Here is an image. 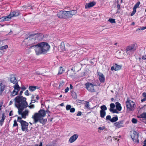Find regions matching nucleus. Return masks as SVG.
<instances>
[{
  "label": "nucleus",
  "instance_id": "obj_63",
  "mask_svg": "<svg viewBox=\"0 0 146 146\" xmlns=\"http://www.w3.org/2000/svg\"><path fill=\"white\" fill-rule=\"evenodd\" d=\"M23 91L22 90L20 91L19 93V96H21V95H22V94L23 93Z\"/></svg>",
  "mask_w": 146,
  "mask_h": 146
},
{
  "label": "nucleus",
  "instance_id": "obj_19",
  "mask_svg": "<svg viewBox=\"0 0 146 146\" xmlns=\"http://www.w3.org/2000/svg\"><path fill=\"white\" fill-rule=\"evenodd\" d=\"M10 81L13 84H15L17 82V80L16 77L14 75H12L10 77Z\"/></svg>",
  "mask_w": 146,
  "mask_h": 146
},
{
  "label": "nucleus",
  "instance_id": "obj_24",
  "mask_svg": "<svg viewBox=\"0 0 146 146\" xmlns=\"http://www.w3.org/2000/svg\"><path fill=\"white\" fill-rule=\"evenodd\" d=\"M13 86V88L14 89V90H16L18 92L21 89V88L18 85V82H17Z\"/></svg>",
  "mask_w": 146,
  "mask_h": 146
},
{
  "label": "nucleus",
  "instance_id": "obj_34",
  "mask_svg": "<svg viewBox=\"0 0 146 146\" xmlns=\"http://www.w3.org/2000/svg\"><path fill=\"white\" fill-rule=\"evenodd\" d=\"M101 110L100 111H105L107 110V108L105 105H103L100 107Z\"/></svg>",
  "mask_w": 146,
  "mask_h": 146
},
{
  "label": "nucleus",
  "instance_id": "obj_53",
  "mask_svg": "<svg viewBox=\"0 0 146 146\" xmlns=\"http://www.w3.org/2000/svg\"><path fill=\"white\" fill-rule=\"evenodd\" d=\"M22 117H21L19 116H18L17 121L19 122L20 121L23 120L22 119Z\"/></svg>",
  "mask_w": 146,
  "mask_h": 146
},
{
  "label": "nucleus",
  "instance_id": "obj_17",
  "mask_svg": "<svg viewBox=\"0 0 146 146\" xmlns=\"http://www.w3.org/2000/svg\"><path fill=\"white\" fill-rule=\"evenodd\" d=\"M96 3L95 2H91L88 3H86L85 6L86 9L93 7L95 5Z\"/></svg>",
  "mask_w": 146,
  "mask_h": 146
},
{
  "label": "nucleus",
  "instance_id": "obj_6",
  "mask_svg": "<svg viewBox=\"0 0 146 146\" xmlns=\"http://www.w3.org/2000/svg\"><path fill=\"white\" fill-rule=\"evenodd\" d=\"M67 15V11H61L58 12L57 14L58 17L61 19H66L68 18Z\"/></svg>",
  "mask_w": 146,
  "mask_h": 146
},
{
  "label": "nucleus",
  "instance_id": "obj_1",
  "mask_svg": "<svg viewBox=\"0 0 146 146\" xmlns=\"http://www.w3.org/2000/svg\"><path fill=\"white\" fill-rule=\"evenodd\" d=\"M30 48H35L37 55L45 54L49 50L50 46L46 42H41L29 47Z\"/></svg>",
  "mask_w": 146,
  "mask_h": 146
},
{
  "label": "nucleus",
  "instance_id": "obj_39",
  "mask_svg": "<svg viewBox=\"0 0 146 146\" xmlns=\"http://www.w3.org/2000/svg\"><path fill=\"white\" fill-rule=\"evenodd\" d=\"M71 96L74 99H76L77 98L76 94L75 92H72V93Z\"/></svg>",
  "mask_w": 146,
  "mask_h": 146
},
{
  "label": "nucleus",
  "instance_id": "obj_8",
  "mask_svg": "<svg viewBox=\"0 0 146 146\" xmlns=\"http://www.w3.org/2000/svg\"><path fill=\"white\" fill-rule=\"evenodd\" d=\"M21 127V129L23 131H28V126L29 123L26 121L24 120H20L19 121Z\"/></svg>",
  "mask_w": 146,
  "mask_h": 146
},
{
  "label": "nucleus",
  "instance_id": "obj_5",
  "mask_svg": "<svg viewBox=\"0 0 146 146\" xmlns=\"http://www.w3.org/2000/svg\"><path fill=\"white\" fill-rule=\"evenodd\" d=\"M43 117H32V118L34 119V123H36L39 121L40 123L42 124L43 125L45 124L47 121L46 119H44Z\"/></svg>",
  "mask_w": 146,
  "mask_h": 146
},
{
  "label": "nucleus",
  "instance_id": "obj_21",
  "mask_svg": "<svg viewBox=\"0 0 146 146\" xmlns=\"http://www.w3.org/2000/svg\"><path fill=\"white\" fill-rule=\"evenodd\" d=\"M29 112V111L27 110H25L23 111L21 115L22 118H26V116H28V115Z\"/></svg>",
  "mask_w": 146,
  "mask_h": 146
},
{
  "label": "nucleus",
  "instance_id": "obj_4",
  "mask_svg": "<svg viewBox=\"0 0 146 146\" xmlns=\"http://www.w3.org/2000/svg\"><path fill=\"white\" fill-rule=\"evenodd\" d=\"M126 105L127 111H133L134 110L135 108L134 106L135 105V104L134 102H131L130 100H127L126 102Z\"/></svg>",
  "mask_w": 146,
  "mask_h": 146
},
{
  "label": "nucleus",
  "instance_id": "obj_38",
  "mask_svg": "<svg viewBox=\"0 0 146 146\" xmlns=\"http://www.w3.org/2000/svg\"><path fill=\"white\" fill-rule=\"evenodd\" d=\"M64 84V83L63 81H61L58 87V88L59 89L62 88Z\"/></svg>",
  "mask_w": 146,
  "mask_h": 146
},
{
  "label": "nucleus",
  "instance_id": "obj_47",
  "mask_svg": "<svg viewBox=\"0 0 146 146\" xmlns=\"http://www.w3.org/2000/svg\"><path fill=\"white\" fill-rule=\"evenodd\" d=\"M111 119V117L110 115H108L106 117V119L107 120H110H110Z\"/></svg>",
  "mask_w": 146,
  "mask_h": 146
},
{
  "label": "nucleus",
  "instance_id": "obj_3",
  "mask_svg": "<svg viewBox=\"0 0 146 146\" xmlns=\"http://www.w3.org/2000/svg\"><path fill=\"white\" fill-rule=\"evenodd\" d=\"M137 45V44L135 43L127 46L125 50L126 52L128 55L131 54L136 50Z\"/></svg>",
  "mask_w": 146,
  "mask_h": 146
},
{
  "label": "nucleus",
  "instance_id": "obj_2",
  "mask_svg": "<svg viewBox=\"0 0 146 146\" xmlns=\"http://www.w3.org/2000/svg\"><path fill=\"white\" fill-rule=\"evenodd\" d=\"M26 98L23 96H17L14 99L15 106L26 107L28 106Z\"/></svg>",
  "mask_w": 146,
  "mask_h": 146
},
{
  "label": "nucleus",
  "instance_id": "obj_54",
  "mask_svg": "<svg viewBox=\"0 0 146 146\" xmlns=\"http://www.w3.org/2000/svg\"><path fill=\"white\" fill-rule=\"evenodd\" d=\"M25 94L27 96L29 95V91L28 90H27L25 92Z\"/></svg>",
  "mask_w": 146,
  "mask_h": 146
},
{
  "label": "nucleus",
  "instance_id": "obj_12",
  "mask_svg": "<svg viewBox=\"0 0 146 146\" xmlns=\"http://www.w3.org/2000/svg\"><path fill=\"white\" fill-rule=\"evenodd\" d=\"M33 38H35L37 42L39 41L42 40L43 38V35L42 33L33 34Z\"/></svg>",
  "mask_w": 146,
  "mask_h": 146
},
{
  "label": "nucleus",
  "instance_id": "obj_18",
  "mask_svg": "<svg viewBox=\"0 0 146 146\" xmlns=\"http://www.w3.org/2000/svg\"><path fill=\"white\" fill-rule=\"evenodd\" d=\"M18 109V113L19 115H22L23 113L22 111L25 108H26L27 107H20L16 106Z\"/></svg>",
  "mask_w": 146,
  "mask_h": 146
},
{
  "label": "nucleus",
  "instance_id": "obj_15",
  "mask_svg": "<svg viewBox=\"0 0 146 146\" xmlns=\"http://www.w3.org/2000/svg\"><path fill=\"white\" fill-rule=\"evenodd\" d=\"M78 137V135L77 134H74L69 139V142L72 143L75 141Z\"/></svg>",
  "mask_w": 146,
  "mask_h": 146
},
{
  "label": "nucleus",
  "instance_id": "obj_27",
  "mask_svg": "<svg viewBox=\"0 0 146 146\" xmlns=\"http://www.w3.org/2000/svg\"><path fill=\"white\" fill-rule=\"evenodd\" d=\"M37 88L38 89V87L36 86H30L29 87V89L31 92L34 91Z\"/></svg>",
  "mask_w": 146,
  "mask_h": 146
},
{
  "label": "nucleus",
  "instance_id": "obj_11",
  "mask_svg": "<svg viewBox=\"0 0 146 146\" xmlns=\"http://www.w3.org/2000/svg\"><path fill=\"white\" fill-rule=\"evenodd\" d=\"M138 137V134L137 132L136 131H133V134L131 135V137L134 142L137 143H139Z\"/></svg>",
  "mask_w": 146,
  "mask_h": 146
},
{
  "label": "nucleus",
  "instance_id": "obj_28",
  "mask_svg": "<svg viewBox=\"0 0 146 146\" xmlns=\"http://www.w3.org/2000/svg\"><path fill=\"white\" fill-rule=\"evenodd\" d=\"M18 92L16 90H13V92H11V97H13L18 94Z\"/></svg>",
  "mask_w": 146,
  "mask_h": 146
},
{
  "label": "nucleus",
  "instance_id": "obj_25",
  "mask_svg": "<svg viewBox=\"0 0 146 146\" xmlns=\"http://www.w3.org/2000/svg\"><path fill=\"white\" fill-rule=\"evenodd\" d=\"M117 110L118 111H120L121 110L122 107L121 104L118 102H116L115 103Z\"/></svg>",
  "mask_w": 146,
  "mask_h": 146
},
{
  "label": "nucleus",
  "instance_id": "obj_52",
  "mask_svg": "<svg viewBox=\"0 0 146 146\" xmlns=\"http://www.w3.org/2000/svg\"><path fill=\"white\" fill-rule=\"evenodd\" d=\"M141 59L143 60H146V54L143 56L141 57Z\"/></svg>",
  "mask_w": 146,
  "mask_h": 146
},
{
  "label": "nucleus",
  "instance_id": "obj_41",
  "mask_svg": "<svg viewBox=\"0 0 146 146\" xmlns=\"http://www.w3.org/2000/svg\"><path fill=\"white\" fill-rule=\"evenodd\" d=\"M115 20L113 19H110L108 20V21L111 23H115Z\"/></svg>",
  "mask_w": 146,
  "mask_h": 146
},
{
  "label": "nucleus",
  "instance_id": "obj_50",
  "mask_svg": "<svg viewBox=\"0 0 146 146\" xmlns=\"http://www.w3.org/2000/svg\"><path fill=\"white\" fill-rule=\"evenodd\" d=\"M75 109L74 108H71L70 110V112L71 113H73L75 111Z\"/></svg>",
  "mask_w": 146,
  "mask_h": 146
},
{
  "label": "nucleus",
  "instance_id": "obj_49",
  "mask_svg": "<svg viewBox=\"0 0 146 146\" xmlns=\"http://www.w3.org/2000/svg\"><path fill=\"white\" fill-rule=\"evenodd\" d=\"M20 88L21 90L23 91L25 90L26 89V87L24 85H23L20 87Z\"/></svg>",
  "mask_w": 146,
  "mask_h": 146
},
{
  "label": "nucleus",
  "instance_id": "obj_56",
  "mask_svg": "<svg viewBox=\"0 0 146 146\" xmlns=\"http://www.w3.org/2000/svg\"><path fill=\"white\" fill-rule=\"evenodd\" d=\"M82 113L81 111H78V113L76 115L77 116H80L82 114Z\"/></svg>",
  "mask_w": 146,
  "mask_h": 146
},
{
  "label": "nucleus",
  "instance_id": "obj_46",
  "mask_svg": "<svg viewBox=\"0 0 146 146\" xmlns=\"http://www.w3.org/2000/svg\"><path fill=\"white\" fill-rule=\"evenodd\" d=\"M117 110L116 109H113L112 111H110V112H112L113 113H119V112L117 111Z\"/></svg>",
  "mask_w": 146,
  "mask_h": 146
},
{
  "label": "nucleus",
  "instance_id": "obj_26",
  "mask_svg": "<svg viewBox=\"0 0 146 146\" xmlns=\"http://www.w3.org/2000/svg\"><path fill=\"white\" fill-rule=\"evenodd\" d=\"M5 117L6 116L5 115V113H3L1 119L0 120V125L1 126H2L3 124Z\"/></svg>",
  "mask_w": 146,
  "mask_h": 146
},
{
  "label": "nucleus",
  "instance_id": "obj_48",
  "mask_svg": "<svg viewBox=\"0 0 146 146\" xmlns=\"http://www.w3.org/2000/svg\"><path fill=\"white\" fill-rule=\"evenodd\" d=\"M27 107H29L30 109H32L34 108L35 106L34 104H31L30 106H29L28 105Z\"/></svg>",
  "mask_w": 146,
  "mask_h": 146
},
{
  "label": "nucleus",
  "instance_id": "obj_58",
  "mask_svg": "<svg viewBox=\"0 0 146 146\" xmlns=\"http://www.w3.org/2000/svg\"><path fill=\"white\" fill-rule=\"evenodd\" d=\"M87 51H88L87 49L83 47V51H84L85 52H86Z\"/></svg>",
  "mask_w": 146,
  "mask_h": 146
},
{
  "label": "nucleus",
  "instance_id": "obj_31",
  "mask_svg": "<svg viewBox=\"0 0 146 146\" xmlns=\"http://www.w3.org/2000/svg\"><path fill=\"white\" fill-rule=\"evenodd\" d=\"M138 117L139 118L146 119V113L145 112L143 113L139 116H138Z\"/></svg>",
  "mask_w": 146,
  "mask_h": 146
},
{
  "label": "nucleus",
  "instance_id": "obj_10",
  "mask_svg": "<svg viewBox=\"0 0 146 146\" xmlns=\"http://www.w3.org/2000/svg\"><path fill=\"white\" fill-rule=\"evenodd\" d=\"M86 88L90 92H95L94 88V85L92 83L88 82L85 84Z\"/></svg>",
  "mask_w": 146,
  "mask_h": 146
},
{
  "label": "nucleus",
  "instance_id": "obj_23",
  "mask_svg": "<svg viewBox=\"0 0 146 146\" xmlns=\"http://www.w3.org/2000/svg\"><path fill=\"white\" fill-rule=\"evenodd\" d=\"M99 79L101 82L103 83L104 82V76L101 73L100 75H99Z\"/></svg>",
  "mask_w": 146,
  "mask_h": 146
},
{
  "label": "nucleus",
  "instance_id": "obj_40",
  "mask_svg": "<svg viewBox=\"0 0 146 146\" xmlns=\"http://www.w3.org/2000/svg\"><path fill=\"white\" fill-rule=\"evenodd\" d=\"M8 48L7 45H5L3 46L0 47V50H3L4 49H6Z\"/></svg>",
  "mask_w": 146,
  "mask_h": 146
},
{
  "label": "nucleus",
  "instance_id": "obj_20",
  "mask_svg": "<svg viewBox=\"0 0 146 146\" xmlns=\"http://www.w3.org/2000/svg\"><path fill=\"white\" fill-rule=\"evenodd\" d=\"M5 86L2 83L0 82V95L2 94V92L4 91Z\"/></svg>",
  "mask_w": 146,
  "mask_h": 146
},
{
  "label": "nucleus",
  "instance_id": "obj_7",
  "mask_svg": "<svg viewBox=\"0 0 146 146\" xmlns=\"http://www.w3.org/2000/svg\"><path fill=\"white\" fill-rule=\"evenodd\" d=\"M33 34L31 35L25 40V41H26L27 40H29V44L31 45V46H32L33 44H35V45L37 44H36V43H37V41L36 40L35 38H33Z\"/></svg>",
  "mask_w": 146,
  "mask_h": 146
},
{
  "label": "nucleus",
  "instance_id": "obj_13",
  "mask_svg": "<svg viewBox=\"0 0 146 146\" xmlns=\"http://www.w3.org/2000/svg\"><path fill=\"white\" fill-rule=\"evenodd\" d=\"M123 122V120H121L120 121L114 123V125L117 128L123 127H124Z\"/></svg>",
  "mask_w": 146,
  "mask_h": 146
},
{
  "label": "nucleus",
  "instance_id": "obj_35",
  "mask_svg": "<svg viewBox=\"0 0 146 146\" xmlns=\"http://www.w3.org/2000/svg\"><path fill=\"white\" fill-rule=\"evenodd\" d=\"M110 108L109 109L110 111H112L114 109L115 107V106L114 104L111 103L110 105Z\"/></svg>",
  "mask_w": 146,
  "mask_h": 146
},
{
  "label": "nucleus",
  "instance_id": "obj_42",
  "mask_svg": "<svg viewBox=\"0 0 146 146\" xmlns=\"http://www.w3.org/2000/svg\"><path fill=\"white\" fill-rule=\"evenodd\" d=\"M140 4V2L139 1L138 2H137L136 3V4L134 5V7L137 8L138 7Z\"/></svg>",
  "mask_w": 146,
  "mask_h": 146
},
{
  "label": "nucleus",
  "instance_id": "obj_29",
  "mask_svg": "<svg viewBox=\"0 0 146 146\" xmlns=\"http://www.w3.org/2000/svg\"><path fill=\"white\" fill-rule=\"evenodd\" d=\"M106 111H100V116L102 118H103L106 115Z\"/></svg>",
  "mask_w": 146,
  "mask_h": 146
},
{
  "label": "nucleus",
  "instance_id": "obj_32",
  "mask_svg": "<svg viewBox=\"0 0 146 146\" xmlns=\"http://www.w3.org/2000/svg\"><path fill=\"white\" fill-rule=\"evenodd\" d=\"M64 71V68L62 67L61 66L59 68V72L58 74V75L62 74Z\"/></svg>",
  "mask_w": 146,
  "mask_h": 146
},
{
  "label": "nucleus",
  "instance_id": "obj_36",
  "mask_svg": "<svg viewBox=\"0 0 146 146\" xmlns=\"http://www.w3.org/2000/svg\"><path fill=\"white\" fill-rule=\"evenodd\" d=\"M121 65H118L117 64H115V70L116 71L119 70L121 68Z\"/></svg>",
  "mask_w": 146,
  "mask_h": 146
},
{
  "label": "nucleus",
  "instance_id": "obj_44",
  "mask_svg": "<svg viewBox=\"0 0 146 146\" xmlns=\"http://www.w3.org/2000/svg\"><path fill=\"white\" fill-rule=\"evenodd\" d=\"M18 125L17 123V121L16 120H15L14 121V124H13V127H14L15 126H17L18 127Z\"/></svg>",
  "mask_w": 146,
  "mask_h": 146
},
{
  "label": "nucleus",
  "instance_id": "obj_14",
  "mask_svg": "<svg viewBox=\"0 0 146 146\" xmlns=\"http://www.w3.org/2000/svg\"><path fill=\"white\" fill-rule=\"evenodd\" d=\"M68 18H71L72 16L77 13L76 10L68 11Z\"/></svg>",
  "mask_w": 146,
  "mask_h": 146
},
{
  "label": "nucleus",
  "instance_id": "obj_61",
  "mask_svg": "<svg viewBox=\"0 0 146 146\" xmlns=\"http://www.w3.org/2000/svg\"><path fill=\"white\" fill-rule=\"evenodd\" d=\"M117 7L119 10L120 9V6L119 4H117Z\"/></svg>",
  "mask_w": 146,
  "mask_h": 146
},
{
  "label": "nucleus",
  "instance_id": "obj_62",
  "mask_svg": "<svg viewBox=\"0 0 146 146\" xmlns=\"http://www.w3.org/2000/svg\"><path fill=\"white\" fill-rule=\"evenodd\" d=\"M115 65L114 66H113L111 67V70H115Z\"/></svg>",
  "mask_w": 146,
  "mask_h": 146
},
{
  "label": "nucleus",
  "instance_id": "obj_22",
  "mask_svg": "<svg viewBox=\"0 0 146 146\" xmlns=\"http://www.w3.org/2000/svg\"><path fill=\"white\" fill-rule=\"evenodd\" d=\"M83 104H84V107L87 109L90 110L91 108L89 105V102L83 100Z\"/></svg>",
  "mask_w": 146,
  "mask_h": 146
},
{
  "label": "nucleus",
  "instance_id": "obj_57",
  "mask_svg": "<svg viewBox=\"0 0 146 146\" xmlns=\"http://www.w3.org/2000/svg\"><path fill=\"white\" fill-rule=\"evenodd\" d=\"M4 21V17H2L0 18V21L3 22V21Z\"/></svg>",
  "mask_w": 146,
  "mask_h": 146
},
{
  "label": "nucleus",
  "instance_id": "obj_64",
  "mask_svg": "<svg viewBox=\"0 0 146 146\" xmlns=\"http://www.w3.org/2000/svg\"><path fill=\"white\" fill-rule=\"evenodd\" d=\"M46 146H53V145L52 144L49 143L46 145Z\"/></svg>",
  "mask_w": 146,
  "mask_h": 146
},
{
  "label": "nucleus",
  "instance_id": "obj_51",
  "mask_svg": "<svg viewBox=\"0 0 146 146\" xmlns=\"http://www.w3.org/2000/svg\"><path fill=\"white\" fill-rule=\"evenodd\" d=\"M35 102H38V101H36L34 99H33V100H31V102L30 103V104L31 105V103H35Z\"/></svg>",
  "mask_w": 146,
  "mask_h": 146
},
{
  "label": "nucleus",
  "instance_id": "obj_45",
  "mask_svg": "<svg viewBox=\"0 0 146 146\" xmlns=\"http://www.w3.org/2000/svg\"><path fill=\"white\" fill-rule=\"evenodd\" d=\"M71 108V106L70 105H68L66 106V109L67 110H69Z\"/></svg>",
  "mask_w": 146,
  "mask_h": 146
},
{
  "label": "nucleus",
  "instance_id": "obj_33",
  "mask_svg": "<svg viewBox=\"0 0 146 146\" xmlns=\"http://www.w3.org/2000/svg\"><path fill=\"white\" fill-rule=\"evenodd\" d=\"M142 96L144 98L141 99V101L142 102H143L146 101V92H144L142 94Z\"/></svg>",
  "mask_w": 146,
  "mask_h": 146
},
{
  "label": "nucleus",
  "instance_id": "obj_16",
  "mask_svg": "<svg viewBox=\"0 0 146 146\" xmlns=\"http://www.w3.org/2000/svg\"><path fill=\"white\" fill-rule=\"evenodd\" d=\"M11 18L13 17L17 16L19 15V12L18 11H16L11 12L9 14Z\"/></svg>",
  "mask_w": 146,
  "mask_h": 146
},
{
  "label": "nucleus",
  "instance_id": "obj_59",
  "mask_svg": "<svg viewBox=\"0 0 146 146\" xmlns=\"http://www.w3.org/2000/svg\"><path fill=\"white\" fill-rule=\"evenodd\" d=\"M69 90V88L68 87L66 88L65 89V93H67V92H68Z\"/></svg>",
  "mask_w": 146,
  "mask_h": 146
},
{
  "label": "nucleus",
  "instance_id": "obj_37",
  "mask_svg": "<svg viewBox=\"0 0 146 146\" xmlns=\"http://www.w3.org/2000/svg\"><path fill=\"white\" fill-rule=\"evenodd\" d=\"M3 17H4V21H9V19H11V17L9 15H8L7 16H3Z\"/></svg>",
  "mask_w": 146,
  "mask_h": 146
},
{
  "label": "nucleus",
  "instance_id": "obj_30",
  "mask_svg": "<svg viewBox=\"0 0 146 146\" xmlns=\"http://www.w3.org/2000/svg\"><path fill=\"white\" fill-rule=\"evenodd\" d=\"M118 120V117L116 115V116L113 117L112 118H111V119L110 120V121L112 123H113L116 121Z\"/></svg>",
  "mask_w": 146,
  "mask_h": 146
},
{
  "label": "nucleus",
  "instance_id": "obj_9",
  "mask_svg": "<svg viewBox=\"0 0 146 146\" xmlns=\"http://www.w3.org/2000/svg\"><path fill=\"white\" fill-rule=\"evenodd\" d=\"M46 111L44 110H40L38 113H35L32 117H44L46 115Z\"/></svg>",
  "mask_w": 146,
  "mask_h": 146
},
{
  "label": "nucleus",
  "instance_id": "obj_43",
  "mask_svg": "<svg viewBox=\"0 0 146 146\" xmlns=\"http://www.w3.org/2000/svg\"><path fill=\"white\" fill-rule=\"evenodd\" d=\"M132 122L133 123H137V119L133 118L131 120Z\"/></svg>",
  "mask_w": 146,
  "mask_h": 146
},
{
  "label": "nucleus",
  "instance_id": "obj_55",
  "mask_svg": "<svg viewBox=\"0 0 146 146\" xmlns=\"http://www.w3.org/2000/svg\"><path fill=\"white\" fill-rule=\"evenodd\" d=\"M105 128V127H104V126H103V127H99L98 129L100 130H103Z\"/></svg>",
  "mask_w": 146,
  "mask_h": 146
},
{
  "label": "nucleus",
  "instance_id": "obj_60",
  "mask_svg": "<svg viewBox=\"0 0 146 146\" xmlns=\"http://www.w3.org/2000/svg\"><path fill=\"white\" fill-rule=\"evenodd\" d=\"M13 115V111L12 110L9 113V115L10 116H12Z\"/></svg>",
  "mask_w": 146,
  "mask_h": 146
}]
</instances>
